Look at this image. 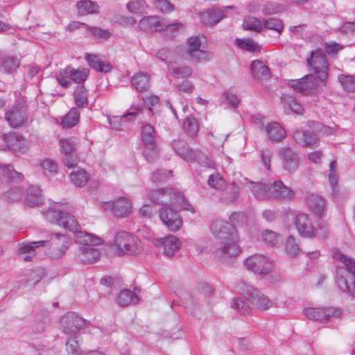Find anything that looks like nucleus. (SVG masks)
Listing matches in <instances>:
<instances>
[{
    "mask_svg": "<svg viewBox=\"0 0 355 355\" xmlns=\"http://www.w3.org/2000/svg\"><path fill=\"white\" fill-rule=\"evenodd\" d=\"M279 156L282 162V167L288 173L297 171L300 164V158L298 154L291 148H283L279 151Z\"/></svg>",
    "mask_w": 355,
    "mask_h": 355,
    "instance_id": "nucleus-17",
    "label": "nucleus"
},
{
    "mask_svg": "<svg viewBox=\"0 0 355 355\" xmlns=\"http://www.w3.org/2000/svg\"><path fill=\"white\" fill-rule=\"evenodd\" d=\"M66 349L69 355H82L81 349L75 338H69L66 343Z\"/></svg>",
    "mask_w": 355,
    "mask_h": 355,
    "instance_id": "nucleus-62",
    "label": "nucleus"
},
{
    "mask_svg": "<svg viewBox=\"0 0 355 355\" xmlns=\"http://www.w3.org/2000/svg\"><path fill=\"white\" fill-rule=\"evenodd\" d=\"M307 205L315 215L322 216L325 211L326 201L316 193L309 194L306 197Z\"/></svg>",
    "mask_w": 355,
    "mask_h": 355,
    "instance_id": "nucleus-29",
    "label": "nucleus"
},
{
    "mask_svg": "<svg viewBox=\"0 0 355 355\" xmlns=\"http://www.w3.org/2000/svg\"><path fill=\"white\" fill-rule=\"evenodd\" d=\"M339 81L343 88L348 92L355 90V76L342 75L339 77Z\"/></svg>",
    "mask_w": 355,
    "mask_h": 355,
    "instance_id": "nucleus-60",
    "label": "nucleus"
},
{
    "mask_svg": "<svg viewBox=\"0 0 355 355\" xmlns=\"http://www.w3.org/2000/svg\"><path fill=\"white\" fill-rule=\"evenodd\" d=\"M322 84L320 80L313 74L306 75L297 80H290L288 85L297 92L309 95L315 94Z\"/></svg>",
    "mask_w": 355,
    "mask_h": 355,
    "instance_id": "nucleus-8",
    "label": "nucleus"
},
{
    "mask_svg": "<svg viewBox=\"0 0 355 355\" xmlns=\"http://www.w3.org/2000/svg\"><path fill=\"white\" fill-rule=\"evenodd\" d=\"M86 59L89 65L97 71L107 73L112 70V67L110 63L100 60L95 55L88 54L86 55Z\"/></svg>",
    "mask_w": 355,
    "mask_h": 355,
    "instance_id": "nucleus-37",
    "label": "nucleus"
},
{
    "mask_svg": "<svg viewBox=\"0 0 355 355\" xmlns=\"http://www.w3.org/2000/svg\"><path fill=\"white\" fill-rule=\"evenodd\" d=\"M293 139L297 144L306 148H315L319 146V140L313 134L304 130H296Z\"/></svg>",
    "mask_w": 355,
    "mask_h": 355,
    "instance_id": "nucleus-27",
    "label": "nucleus"
},
{
    "mask_svg": "<svg viewBox=\"0 0 355 355\" xmlns=\"http://www.w3.org/2000/svg\"><path fill=\"white\" fill-rule=\"evenodd\" d=\"M172 175L171 171L166 170H157L155 171L151 175V180L153 182H162L168 178Z\"/></svg>",
    "mask_w": 355,
    "mask_h": 355,
    "instance_id": "nucleus-63",
    "label": "nucleus"
},
{
    "mask_svg": "<svg viewBox=\"0 0 355 355\" xmlns=\"http://www.w3.org/2000/svg\"><path fill=\"white\" fill-rule=\"evenodd\" d=\"M60 326L64 334L74 335L85 329L87 322L75 313H68L62 317Z\"/></svg>",
    "mask_w": 355,
    "mask_h": 355,
    "instance_id": "nucleus-15",
    "label": "nucleus"
},
{
    "mask_svg": "<svg viewBox=\"0 0 355 355\" xmlns=\"http://www.w3.org/2000/svg\"><path fill=\"white\" fill-rule=\"evenodd\" d=\"M71 180L78 187H84L89 180V175L83 169H78L73 171L71 175Z\"/></svg>",
    "mask_w": 355,
    "mask_h": 355,
    "instance_id": "nucleus-43",
    "label": "nucleus"
},
{
    "mask_svg": "<svg viewBox=\"0 0 355 355\" xmlns=\"http://www.w3.org/2000/svg\"><path fill=\"white\" fill-rule=\"evenodd\" d=\"M153 243L156 247H162L164 254L168 257L173 256L182 246V242L174 235L154 239Z\"/></svg>",
    "mask_w": 355,
    "mask_h": 355,
    "instance_id": "nucleus-18",
    "label": "nucleus"
},
{
    "mask_svg": "<svg viewBox=\"0 0 355 355\" xmlns=\"http://www.w3.org/2000/svg\"><path fill=\"white\" fill-rule=\"evenodd\" d=\"M211 229L216 241V254L218 258L235 257L241 253L239 236L232 224L216 220L212 223Z\"/></svg>",
    "mask_w": 355,
    "mask_h": 355,
    "instance_id": "nucleus-2",
    "label": "nucleus"
},
{
    "mask_svg": "<svg viewBox=\"0 0 355 355\" xmlns=\"http://www.w3.org/2000/svg\"><path fill=\"white\" fill-rule=\"evenodd\" d=\"M73 206L69 203L53 202L44 215L52 223L76 234V242L80 245L78 259L83 263H92L100 257V252L94 248L101 243L98 237L79 231V224L71 215Z\"/></svg>",
    "mask_w": 355,
    "mask_h": 355,
    "instance_id": "nucleus-1",
    "label": "nucleus"
},
{
    "mask_svg": "<svg viewBox=\"0 0 355 355\" xmlns=\"http://www.w3.org/2000/svg\"><path fill=\"white\" fill-rule=\"evenodd\" d=\"M42 279L40 271L38 270H31L27 275L26 277L20 281V285L22 286H34L39 282Z\"/></svg>",
    "mask_w": 355,
    "mask_h": 355,
    "instance_id": "nucleus-55",
    "label": "nucleus"
},
{
    "mask_svg": "<svg viewBox=\"0 0 355 355\" xmlns=\"http://www.w3.org/2000/svg\"><path fill=\"white\" fill-rule=\"evenodd\" d=\"M4 141L10 149L16 150L24 143V138L16 134H10L4 137Z\"/></svg>",
    "mask_w": 355,
    "mask_h": 355,
    "instance_id": "nucleus-52",
    "label": "nucleus"
},
{
    "mask_svg": "<svg viewBox=\"0 0 355 355\" xmlns=\"http://www.w3.org/2000/svg\"><path fill=\"white\" fill-rule=\"evenodd\" d=\"M179 209L174 206L162 207L159 210V218L171 231H178L182 225V220L179 214Z\"/></svg>",
    "mask_w": 355,
    "mask_h": 355,
    "instance_id": "nucleus-14",
    "label": "nucleus"
},
{
    "mask_svg": "<svg viewBox=\"0 0 355 355\" xmlns=\"http://www.w3.org/2000/svg\"><path fill=\"white\" fill-rule=\"evenodd\" d=\"M47 245V241H33L30 243H19V252L21 253L25 254V253H29V254H34L35 250L40 247H44Z\"/></svg>",
    "mask_w": 355,
    "mask_h": 355,
    "instance_id": "nucleus-51",
    "label": "nucleus"
},
{
    "mask_svg": "<svg viewBox=\"0 0 355 355\" xmlns=\"http://www.w3.org/2000/svg\"><path fill=\"white\" fill-rule=\"evenodd\" d=\"M43 197L38 186H30L26 190L25 203L29 207H35L42 202Z\"/></svg>",
    "mask_w": 355,
    "mask_h": 355,
    "instance_id": "nucleus-30",
    "label": "nucleus"
},
{
    "mask_svg": "<svg viewBox=\"0 0 355 355\" xmlns=\"http://www.w3.org/2000/svg\"><path fill=\"white\" fill-rule=\"evenodd\" d=\"M333 258L340 263L337 267V285L339 289L349 297H355V259L333 250Z\"/></svg>",
    "mask_w": 355,
    "mask_h": 355,
    "instance_id": "nucleus-3",
    "label": "nucleus"
},
{
    "mask_svg": "<svg viewBox=\"0 0 355 355\" xmlns=\"http://www.w3.org/2000/svg\"><path fill=\"white\" fill-rule=\"evenodd\" d=\"M114 243L120 254H135L141 250L139 239L128 232L116 233Z\"/></svg>",
    "mask_w": 355,
    "mask_h": 355,
    "instance_id": "nucleus-5",
    "label": "nucleus"
},
{
    "mask_svg": "<svg viewBox=\"0 0 355 355\" xmlns=\"http://www.w3.org/2000/svg\"><path fill=\"white\" fill-rule=\"evenodd\" d=\"M263 27L270 30H275L278 33H281L284 30V24L282 21L277 18H270L266 20L263 24Z\"/></svg>",
    "mask_w": 355,
    "mask_h": 355,
    "instance_id": "nucleus-59",
    "label": "nucleus"
},
{
    "mask_svg": "<svg viewBox=\"0 0 355 355\" xmlns=\"http://www.w3.org/2000/svg\"><path fill=\"white\" fill-rule=\"evenodd\" d=\"M231 307L241 315H250L252 312L251 306L243 299L236 297L232 300Z\"/></svg>",
    "mask_w": 355,
    "mask_h": 355,
    "instance_id": "nucleus-46",
    "label": "nucleus"
},
{
    "mask_svg": "<svg viewBox=\"0 0 355 355\" xmlns=\"http://www.w3.org/2000/svg\"><path fill=\"white\" fill-rule=\"evenodd\" d=\"M80 112L73 107L64 116L62 125L63 128H71L74 126L79 121Z\"/></svg>",
    "mask_w": 355,
    "mask_h": 355,
    "instance_id": "nucleus-49",
    "label": "nucleus"
},
{
    "mask_svg": "<svg viewBox=\"0 0 355 355\" xmlns=\"http://www.w3.org/2000/svg\"><path fill=\"white\" fill-rule=\"evenodd\" d=\"M139 27L141 30L146 32H155L163 29L175 31L182 27V24L180 22L169 24L166 21H161L157 16H148L143 17L140 20Z\"/></svg>",
    "mask_w": 355,
    "mask_h": 355,
    "instance_id": "nucleus-12",
    "label": "nucleus"
},
{
    "mask_svg": "<svg viewBox=\"0 0 355 355\" xmlns=\"http://www.w3.org/2000/svg\"><path fill=\"white\" fill-rule=\"evenodd\" d=\"M171 146L175 152L179 155L182 159L187 161L197 160L200 164H203L205 166L211 167L209 159L205 155H196L192 151L186 142L181 139H175L173 141Z\"/></svg>",
    "mask_w": 355,
    "mask_h": 355,
    "instance_id": "nucleus-13",
    "label": "nucleus"
},
{
    "mask_svg": "<svg viewBox=\"0 0 355 355\" xmlns=\"http://www.w3.org/2000/svg\"><path fill=\"white\" fill-rule=\"evenodd\" d=\"M207 184L210 187L217 190H222L227 186L225 180L218 173H214L210 175Z\"/></svg>",
    "mask_w": 355,
    "mask_h": 355,
    "instance_id": "nucleus-53",
    "label": "nucleus"
},
{
    "mask_svg": "<svg viewBox=\"0 0 355 355\" xmlns=\"http://www.w3.org/2000/svg\"><path fill=\"white\" fill-rule=\"evenodd\" d=\"M177 193L173 192L171 189H160L150 191L148 197L152 201L162 204L163 207L174 206L177 202Z\"/></svg>",
    "mask_w": 355,
    "mask_h": 355,
    "instance_id": "nucleus-19",
    "label": "nucleus"
},
{
    "mask_svg": "<svg viewBox=\"0 0 355 355\" xmlns=\"http://www.w3.org/2000/svg\"><path fill=\"white\" fill-rule=\"evenodd\" d=\"M243 26L245 30L253 31L257 33L261 32L263 29L261 21L254 17H246L243 21Z\"/></svg>",
    "mask_w": 355,
    "mask_h": 355,
    "instance_id": "nucleus-54",
    "label": "nucleus"
},
{
    "mask_svg": "<svg viewBox=\"0 0 355 355\" xmlns=\"http://www.w3.org/2000/svg\"><path fill=\"white\" fill-rule=\"evenodd\" d=\"M60 145L62 155L73 153L77 145V139L73 137L60 139Z\"/></svg>",
    "mask_w": 355,
    "mask_h": 355,
    "instance_id": "nucleus-57",
    "label": "nucleus"
},
{
    "mask_svg": "<svg viewBox=\"0 0 355 355\" xmlns=\"http://www.w3.org/2000/svg\"><path fill=\"white\" fill-rule=\"evenodd\" d=\"M282 103L285 110L288 109L293 112L301 114L304 111V108L299 101L290 94H284L282 97Z\"/></svg>",
    "mask_w": 355,
    "mask_h": 355,
    "instance_id": "nucleus-36",
    "label": "nucleus"
},
{
    "mask_svg": "<svg viewBox=\"0 0 355 355\" xmlns=\"http://www.w3.org/2000/svg\"><path fill=\"white\" fill-rule=\"evenodd\" d=\"M77 8L79 14L87 15L97 13L98 6L91 0H80L77 3Z\"/></svg>",
    "mask_w": 355,
    "mask_h": 355,
    "instance_id": "nucleus-42",
    "label": "nucleus"
},
{
    "mask_svg": "<svg viewBox=\"0 0 355 355\" xmlns=\"http://www.w3.org/2000/svg\"><path fill=\"white\" fill-rule=\"evenodd\" d=\"M271 198L292 200L295 198V192L284 182L279 180L271 184Z\"/></svg>",
    "mask_w": 355,
    "mask_h": 355,
    "instance_id": "nucleus-25",
    "label": "nucleus"
},
{
    "mask_svg": "<svg viewBox=\"0 0 355 355\" xmlns=\"http://www.w3.org/2000/svg\"><path fill=\"white\" fill-rule=\"evenodd\" d=\"M250 69L253 77L257 79H261L269 76L268 67L260 60L252 61Z\"/></svg>",
    "mask_w": 355,
    "mask_h": 355,
    "instance_id": "nucleus-41",
    "label": "nucleus"
},
{
    "mask_svg": "<svg viewBox=\"0 0 355 355\" xmlns=\"http://www.w3.org/2000/svg\"><path fill=\"white\" fill-rule=\"evenodd\" d=\"M89 75L87 69H74L67 67L59 71L56 74V80L58 84L63 88H68L71 85V81L80 84L86 80Z\"/></svg>",
    "mask_w": 355,
    "mask_h": 355,
    "instance_id": "nucleus-6",
    "label": "nucleus"
},
{
    "mask_svg": "<svg viewBox=\"0 0 355 355\" xmlns=\"http://www.w3.org/2000/svg\"><path fill=\"white\" fill-rule=\"evenodd\" d=\"M183 129L188 136L195 137L199 130L197 120L193 117H187L184 121Z\"/></svg>",
    "mask_w": 355,
    "mask_h": 355,
    "instance_id": "nucleus-50",
    "label": "nucleus"
},
{
    "mask_svg": "<svg viewBox=\"0 0 355 355\" xmlns=\"http://www.w3.org/2000/svg\"><path fill=\"white\" fill-rule=\"evenodd\" d=\"M102 206L105 209H110L116 216L122 218L130 213L132 202L127 198H121L115 201L103 202Z\"/></svg>",
    "mask_w": 355,
    "mask_h": 355,
    "instance_id": "nucleus-21",
    "label": "nucleus"
},
{
    "mask_svg": "<svg viewBox=\"0 0 355 355\" xmlns=\"http://www.w3.org/2000/svg\"><path fill=\"white\" fill-rule=\"evenodd\" d=\"M128 11L132 14L143 15L147 12L148 6L144 0H132L126 5Z\"/></svg>",
    "mask_w": 355,
    "mask_h": 355,
    "instance_id": "nucleus-44",
    "label": "nucleus"
},
{
    "mask_svg": "<svg viewBox=\"0 0 355 355\" xmlns=\"http://www.w3.org/2000/svg\"><path fill=\"white\" fill-rule=\"evenodd\" d=\"M142 113V108L139 106L130 107L127 112L121 116H113L110 119V125L113 130L122 129V122L131 121L136 119L137 116Z\"/></svg>",
    "mask_w": 355,
    "mask_h": 355,
    "instance_id": "nucleus-23",
    "label": "nucleus"
},
{
    "mask_svg": "<svg viewBox=\"0 0 355 355\" xmlns=\"http://www.w3.org/2000/svg\"><path fill=\"white\" fill-rule=\"evenodd\" d=\"M237 288L240 293L257 309L266 311L272 307L273 303L268 296L254 286L245 282H240Z\"/></svg>",
    "mask_w": 355,
    "mask_h": 355,
    "instance_id": "nucleus-4",
    "label": "nucleus"
},
{
    "mask_svg": "<svg viewBox=\"0 0 355 355\" xmlns=\"http://www.w3.org/2000/svg\"><path fill=\"white\" fill-rule=\"evenodd\" d=\"M245 268L256 274L266 275L273 268V262L268 257L256 254L248 257L244 261Z\"/></svg>",
    "mask_w": 355,
    "mask_h": 355,
    "instance_id": "nucleus-7",
    "label": "nucleus"
},
{
    "mask_svg": "<svg viewBox=\"0 0 355 355\" xmlns=\"http://www.w3.org/2000/svg\"><path fill=\"white\" fill-rule=\"evenodd\" d=\"M168 71L175 78L187 79L192 74V69L186 65H178L175 62H170L168 63Z\"/></svg>",
    "mask_w": 355,
    "mask_h": 355,
    "instance_id": "nucleus-33",
    "label": "nucleus"
},
{
    "mask_svg": "<svg viewBox=\"0 0 355 355\" xmlns=\"http://www.w3.org/2000/svg\"><path fill=\"white\" fill-rule=\"evenodd\" d=\"M50 320L48 316H45L42 319H40L39 318L35 320V324H33V331L36 334L42 333L47 325L49 324Z\"/></svg>",
    "mask_w": 355,
    "mask_h": 355,
    "instance_id": "nucleus-64",
    "label": "nucleus"
},
{
    "mask_svg": "<svg viewBox=\"0 0 355 355\" xmlns=\"http://www.w3.org/2000/svg\"><path fill=\"white\" fill-rule=\"evenodd\" d=\"M305 316L311 320L320 322H327L338 318L343 314V311L339 308H306L304 310Z\"/></svg>",
    "mask_w": 355,
    "mask_h": 355,
    "instance_id": "nucleus-9",
    "label": "nucleus"
},
{
    "mask_svg": "<svg viewBox=\"0 0 355 355\" xmlns=\"http://www.w3.org/2000/svg\"><path fill=\"white\" fill-rule=\"evenodd\" d=\"M46 241L49 244V255L52 259L61 258L66 253L71 243L67 235L60 233L50 234Z\"/></svg>",
    "mask_w": 355,
    "mask_h": 355,
    "instance_id": "nucleus-10",
    "label": "nucleus"
},
{
    "mask_svg": "<svg viewBox=\"0 0 355 355\" xmlns=\"http://www.w3.org/2000/svg\"><path fill=\"white\" fill-rule=\"evenodd\" d=\"M285 249L287 254L290 257H296L300 253V248L293 236L288 237Z\"/></svg>",
    "mask_w": 355,
    "mask_h": 355,
    "instance_id": "nucleus-58",
    "label": "nucleus"
},
{
    "mask_svg": "<svg viewBox=\"0 0 355 355\" xmlns=\"http://www.w3.org/2000/svg\"><path fill=\"white\" fill-rule=\"evenodd\" d=\"M295 224L299 234L306 238L314 237V226L306 214H299L295 219Z\"/></svg>",
    "mask_w": 355,
    "mask_h": 355,
    "instance_id": "nucleus-24",
    "label": "nucleus"
},
{
    "mask_svg": "<svg viewBox=\"0 0 355 355\" xmlns=\"http://www.w3.org/2000/svg\"><path fill=\"white\" fill-rule=\"evenodd\" d=\"M177 193L173 192L171 189H160L150 191L148 197L152 201L162 204L163 207L174 206L177 202Z\"/></svg>",
    "mask_w": 355,
    "mask_h": 355,
    "instance_id": "nucleus-20",
    "label": "nucleus"
},
{
    "mask_svg": "<svg viewBox=\"0 0 355 355\" xmlns=\"http://www.w3.org/2000/svg\"><path fill=\"white\" fill-rule=\"evenodd\" d=\"M266 132L270 140L279 141L284 139L286 133L285 130L278 122H271L266 127Z\"/></svg>",
    "mask_w": 355,
    "mask_h": 355,
    "instance_id": "nucleus-31",
    "label": "nucleus"
},
{
    "mask_svg": "<svg viewBox=\"0 0 355 355\" xmlns=\"http://www.w3.org/2000/svg\"><path fill=\"white\" fill-rule=\"evenodd\" d=\"M236 44L240 49L244 51L256 52L260 50V46L251 38H237L236 40Z\"/></svg>",
    "mask_w": 355,
    "mask_h": 355,
    "instance_id": "nucleus-47",
    "label": "nucleus"
},
{
    "mask_svg": "<svg viewBox=\"0 0 355 355\" xmlns=\"http://www.w3.org/2000/svg\"><path fill=\"white\" fill-rule=\"evenodd\" d=\"M141 141L145 148H152L155 145V130L150 124H144L141 128Z\"/></svg>",
    "mask_w": 355,
    "mask_h": 355,
    "instance_id": "nucleus-35",
    "label": "nucleus"
},
{
    "mask_svg": "<svg viewBox=\"0 0 355 355\" xmlns=\"http://www.w3.org/2000/svg\"><path fill=\"white\" fill-rule=\"evenodd\" d=\"M19 65L18 60L12 57H6L2 60L1 67L6 72L15 70Z\"/></svg>",
    "mask_w": 355,
    "mask_h": 355,
    "instance_id": "nucleus-61",
    "label": "nucleus"
},
{
    "mask_svg": "<svg viewBox=\"0 0 355 355\" xmlns=\"http://www.w3.org/2000/svg\"><path fill=\"white\" fill-rule=\"evenodd\" d=\"M239 191V187L235 182H232L221 194L220 200L225 202H234L238 198Z\"/></svg>",
    "mask_w": 355,
    "mask_h": 355,
    "instance_id": "nucleus-40",
    "label": "nucleus"
},
{
    "mask_svg": "<svg viewBox=\"0 0 355 355\" xmlns=\"http://www.w3.org/2000/svg\"><path fill=\"white\" fill-rule=\"evenodd\" d=\"M116 302L119 306H126L131 304H137L139 302V297L131 291L123 290L118 295Z\"/></svg>",
    "mask_w": 355,
    "mask_h": 355,
    "instance_id": "nucleus-39",
    "label": "nucleus"
},
{
    "mask_svg": "<svg viewBox=\"0 0 355 355\" xmlns=\"http://www.w3.org/2000/svg\"><path fill=\"white\" fill-rule=\"evenodd\" d=\"M6 119L12 127L21 126L26 119V110L22 107H14L6 112Z\"/></svg>",
    "mask_w": 355,
    "mask_h": 355,
    "instance_id": "nucleus-28",
    "label": "nucleus"
},
{
    "mask_svg": "<svg viewBox=\"0 0 355 355\" xmlns=\"http://www.w3.org/2000/svg\"><path fill=\"white\" fill-rule=\"evenodd\" d=\"M234 6H226L222 9L220 8H211L203 12L200 15L201 21L205 24L214 25L218 23L223 18L227 17V13L230 10H234Z\"/></svg>",
    "mask_w": 355,
    "mask_h": 355,
    "instance_id": "nucleus-22",
    "label": "nucleus"
},
{
    "mask_svg": "<svg viewBox=\"0 0 355 355\" xmlns=\"http://www.w3.org/2000/svg\"><path fill=\"white\" fill-rule=\"evenodd\" d=\"M263 241L271 246H277L282 243L281 236L271 230H266L262 234Z\"/></svg>",
    "mask_w": 355,
    "mask_h": 355,
    "instance_id": "nucleus-56",
    "label": "nucleus"
},
{
    "mask_svg": "<svg viewBox=\"0 0 355 355\" xmlns=\"http://www.w3.org/2000/svg\"><path fill=\"white\" fill-rule=\"evenodd\" d=\"M246 184L256 199L266 200L271 198L272 187L270 183L248 181Z\"/></svg>",
    "mask_w": 355,
    "mask_h": 355,
    "instance_id": "nucleus-26",
    "label": "nucleus"
},
{
    "mask_svg": "<svg viewBox=\"0 0 355 355\" xmlns=\"http://www.w3.org/2000/svg\"><path fill=\"white\" fill-rule=\"evenodd\" d=\"M74 100L77 107H85L88 104L87 90L83 85H78L74 91Z\"/></svg>",
    "mask_w": 355,
    "mask_h": 355,
    "instance_id": "nucleus-45",
    "label": "nucleus"
},
{
    "mask_svg": "<svg viewBox=\"0 0 355 355\" xmlns=\"http://www.w3.org/2000/svg\"><path fill=\"white\" fill-rule=\"evenodd\" d=\"M306 60L314 75L322 85H325L328 78V64L325 55L320 51H313Z\"/></svg>",
    "mask_w": 355,
    "mask_h": 355,
    "instance_id": "nucleus-11",
    "label": "nucleus"
},
{
    "mask_svg": "<svg viewBox=\"0 0 355 355\" xmlns=\"http://www.w3.org/2000/svg\"><path fill=\"white\" fill-rule=\"evenodd\" d=\"M23 192L21 187H13L3 194V198L7 202L12 203L21 199Z\"/></svg>",
    "mask_w": 355,
    "mask_h": 355,
    "instance_id": "nucleus-48",
    "label": "nucleus"
},
{
    "mask_svg": "<svg viewBox=\"0 0 355 355\" xmlns=\"http://www.w3.org/2000/svg\"><path fill=\"white\" fill-rule=\"evenodd\" d=\"M328 179L330 187L331 188V194L334 197H336L339 193L338 187V173L337 171L336 161L333 160L329 164V172Z\"/></svg>",
    "mask_w": 355,
    "mask_h": 355,
    "instance_id": "nucleus-34",
    "label": "nucleus"
},
{
    "mask_svg": "<svg viewBox=\"0 0 355 355\" xmlns=\"http://www.w3.org/2000/svg\"><path fill=\"white\" fill-rule=\"evenodd\" d=\"M188 49L187 53L192 61L206 62L211 60V52L200 49L201 41L198 37L191 36L187 40Z\"/></svg>",
    "mask_w": 355,
    "mask_h": 355,
    "instance_id": "nucleus-16",
    "label": "nucleus"
},
{
    "mask_svg": "<svg viewBox=\"0 0 355 355\" xmlns=\"http://www.w3.org/2000/svg\"><path fill=\"white\" fill-rule=\"evenodd\" d=\"M131 83L137 92H142L148 89L150 79L148 75L139 73L132 78Z\"/></svg>",
    "mask_w": 355,
    "mask_h": 355,
    "instance_id": "nucleus-38",
    "label": "nucleus"
},
{
    "mask_svg": "<svg viewBox=\"0 0 355 355\" xmlns=\"http://www.w3.org/2000/svg\"><path fill=\"white\" fill-rule=\"evenodd\" d=\"M3 178L19 182L23 180L24 175L16 171L12 165L0 164V179Z\"/></svg>",
    "mask_w": 355,
    "mask_h": 355,
    "instance_id": "nucleus-32",
    "label": "nucleus"
}]
</instances>
